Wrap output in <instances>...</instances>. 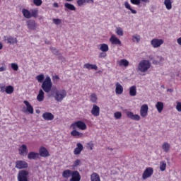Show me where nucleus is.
Instances as JSON below:
<instances>
[{
  "instance_id": "f257e3e1",
  "label": "nucleus",
  "mask_w": 181,
  "mask_h": 181,
  "mask_svg": "<svg viewBox=\"0 0 181 181\" xmlns=\"http://www.w3.org/2000/svg\"><path fill=\"white\" fill-rule=\"evenodd\" d=\"M22 14L25 19H30L31 18H36L39 16V9L33 8L29 11L28 9L23 8Z\"/></svg>"
},
{
  "instance_id": "f03ea898",
  "label": "nucleus",
  "mask_w": 181,
  "mask_h": 181,
  "mask_svg": "<svg viewBox=\"0 0 181 181\" xmlns=\"http://www.w3.org/2000/svg\"><path fill=\"white\" fill-rule=\"evenodd\" d=\"M65 97H67V91L64 89L56 90L54 93V98L58 103H62Z\"/></svg>"
},
{
  "instance_id": "7ed1b4c3",
  "label": "nucleus",
  "mask_w": 181,
  "mask_h": 181,
  "mask_svg": "<svg viewBox=\"0 0 181 181\" xmlns=\"http://www.w3.org/2000/svg\"><path fill=\"white\" fill-rule=\"evenodd\" d=\"M151 69V62L146 59L141 61L138 64V70L141 73H146Z\"/></svg>"
},
{
  "instance_id": "20e7f679",
  "label": "nucleus",
  "mask_w": 181,
  "mask_h": 181,
  "mask_svg": "<svg viewBox=\"0 0 181 181\" xmlns=\"http://www.w3.org/2000/svg\"><path fill=\"white\" fill-rule=\"evenodd\" d=\"M53 83H52V78L50 76H46L45 81L42 83V88L45 93H50Z\"/></svg>"
},
{
  "instance_id": "39448f33",
  "label": "nucleus",
  "mask_w": 181,
  "mask_h": 181,
  "mask_svg": "<svg viewBox=\"0 0 181 181\" xmlns=\"http://www.w3.org/2000/svg\"><path fill=\"white\" fill-rule=\"evenodd\" d=\"M18 181H29V171L21 170L17 175Z\"/></svg>"
},
{
  "instance_id": "423d86ee",
  "label": "nucleus",
  "mask_w": 181,
  "mask_h": 181,
  "mask_svg": "<svg viewBox=\"0 0 181 181\" xmlns=\"http://www.w3.org/2000/svg\"><path fill=\"white\" fill-rule=\"evenodd\" d=\"M71 127L73 129H76V128H78V129H81V131H86V129H87V124L83 121H76L73 123Z\"/></svg>"
},
{
  "instance_id": "0eeeda50",
  "label": "nucleus",
  "mask_w": 181,
  "mask_h": 181,
  "mask_svg": "<svg viewBox=\"0 0 181 181\" xmlns=\"http://www.w3.org/2000/svg\"><path fill=\"white\" fill-rule=\"evenodd\" d=\"M153 175V168L151 167L146 168L143 173L142 179H144V180H146V179H148V177H151V176H152Z\"/></svg>"
},
{
  "instance_id": "6e6552de",
  "label": "nucleus",
  "mask_w": 181,
  "mask_h": 181,
  "mask_svg": "<svg viewBox=\"0 0 181 181\" xmlns=\"http://www.w3.org/2000/svg\"><path fill=\"white\" fill-rule=\"evenodd\" d=\"M18 153L21 156H26L29 153L28 146L26 144H22L18 148Z\"/></svg>"
},
{
  "instance_id": "1a4fd4ad",
  "label": "nucleus",
  "mask_w": 181,
  "mask_h": 181,
  "mask_svg": "<svg viewBox=\"0 0 181 181\" xmlns=\"http://www.w3.org/2000/svg\"><path fill=\"white\" fill-rule=\"evenodd\" d=\"M163 42V39L154 38L151 41V45L154 47V49H156L158 47H160Z\"/></svg>"
},
{
  "instance_id": "9d476101",
  "label": "nucleus",
  "mask_w": 181,
  "mask_h": 181,
  "mask_svg": "<svg viewBox=\"0 0 181 181\" xmlns=\"http://www.w3.org/2000/svg\"><path fill=\"white\" fill-rule=\"evenodd\" d=\"M29 165L24 160H17L16 161V169H28Z\"/></svg>"
},
{
  "instance_id": "9b49d317",
  "label": "nucleus",
  "mask_w": 181,
  "mask_h": 181,
  "mask_svg": "<svg viewBox=\"0 0 181 181\" xmlns=\"http://www.w3.org/2000/svg\"><path fill=\"white\" fill-rule=\"evenodd\" d=\"M26 23L29 30H36L37 29V24L35 20H28Z\"/></svg>"
},
{
  "instance_id": "f8f14e48",
  "label": "nucleus",
  "mask_w": 181,
  "mask_h": 181,
  "mask_svg": "<svg viewBox=\"0 0 181 181\" xmlns=\"http://www.w3.org/2000/svg\"><path fill=\"white\" fill-rule=\"evenodd\" d=\"M110 42L112 43V45H115L116 46H122V45L121 40L118 39L115 35H111Z\"/></svg>"
},
{
  "instance_id": "ddd939ff",
  "label": "nucleus",
  "mask_w": 181,
  "mask_h": 181,
  "mask_svg": "<svg viewBox=\"0 0 181 181\" xmlns=\"http://www.w3.org/2000/svg\"><path fill=\"white\" fill-rule=\"evenodd\" d=\"M148 110H149V107H148V105L144 104L141 107L140 109V115L143 118H145L148 115Z\"/></svg>"
},
{
  "instance_id": "4468645a",
  "label": "nucleus",
  "mask_w": 181,
  "mask_h": 181,
  "mask_svg": "<svg viewBox=\"0 0 181 181\" xmlns=\"http://www.w3.org/2000/svg\"><path fill=\"white\" fill-rule=\"evenodd\" d=\"M71 177L69 181H80L81 180V175H80V173L77 170H74L72 175H71Z\"/></svg>"
},
{
  "instance_id": "2eb2a0df",
  "label": "nucleus",
  "mask_w": 181,
  "mask_h": 181,
  "mask_svg": "<svg viewBox=\"0 0 181 181\" xmlns=\"http://www.w3.org/2000/svg\"><path fill=\"white\" fill-rule=\"evenodd\" d=\"M39 155L42 156V158H47L50 156V153H49V151L46 147H40L39 149Z\"/></svg>"
},
{
  "instance_id": "dca6fc26",
  "label": "nucleus",
  "mask_w": 181,
  "mask_h": 181,
  "mask_svg": "<svg viewBox=\"0 0 181 181\" xmlns=\"http://www.w3.org/2000/svg\"><path fill=\"white\" fill-rule=\"evenodd\" d=\"M42 118L45 121H53L54 119V115L49 112H45L42 114Z\"/></svg>"
},
{
  "instance_id": "f3484780",
  "label": "nucleus",
  "mask_w": 181,
  "mask_h": 181,
  "mask_svg": "<svg viewBox=\"0 0 181 181\" xmlns=\"http://www.w3.org/2000/svg\"><path fill=\"white\" fill-rule=\"evenodd\" d=\"M127 116L134 121H139L141 119V116L139 115H134L132 112H127Z\"/></svg>"
},
{
  "instance_id": "a211bd4d",
  "label": "nucleus",
  "mask_w": 181,
  "mask_h": 181,
  "mask_svg": "<svg viewBox=\"0 0 181 181\" xmlns=\"http://www.w3.org/2000/svg\"><path fill=\"white\" fill-rule=\"evenodd\" d=\"M84 146H83V144L81 143H77L76 144V148L74 151V155H80L81 153V151H83Z\"/></svg>"
},
{
  "instance_id": "6ab92c4d",
  "label": "nucleus",
  "mask_w": 181,
  "mask_h": 181,
  "mask_svg": "<svg viewBox=\"0 0 181 181\" xmlns=\"http://www.w3.org/2000/svg\"><path fill=\"white\" fill-rule=\"evenodd\" d=\"M91 114L93 117H100V107L97 105H93L91 110Z\"/></svg>"
},
{
  "instance_id": "aec40b11",
  "label": "nucleus",
  "mask_w": 181,
  "mask_h": 181,
  "mask_svg": "<svg viewBox=\"0 0 181 181\" xmlns=\"http://www.w3.org/2000/svg\"><path fill=\"white\" fill-rule=\"evenodd\" d=\"M38 158H39V153L30 151L28 154V159H29L30 160H32V159L34 160H36V159H38Z\"/></svg>"
},
{
  "instance_id": "412c9836",
  "label": "nucleus",
  "mask_w": 181,
  "mask_h": 181,
  "mask_svg": "<svg viewBox=\"0 0 181 181\" xmlns=\"http://www.w3.org/2000/svg\"><path fill=\"white\" fill-rule=\"evenodd\" d=\"M116 94L121 95L124 93V87L119 83H116V88H115Z\"/></svg>"
},
{
  "instance_id": "4be33fe9",
  "label": "nucleus",
  "mask_w": 181,
  "mask_h": 181,
  "mask_svg": "<svg viewBox=\"0 0 181 181\" xmlns=\"http://www.w3.org/2000/svg\"><path fill=\"white\" fill-rule=\"evenodd\" d=\"M83 67L88 70H98V66L96 64H91L90 63L85 64Z\"/></svg>"
},
{
  "instance_id": "5701e85b",
  "label": "nucleus",
  "mask_w": 181,
  "mask_h": 181,
  "mask_svg": "<svg viewBox=\"0 0 181 181\" xmlns=\"http://www.w3.org/2000/svg\"><path fill=\"white\" fill-rule=\"evenodd\" d=\"M37 100L39 103H42V101H45V92L43 90L40 89L38 92V95H37Z\"/></svg>"
},
{
  "instance_id": "b1692460",
  "label": "nucleus",
  "mask_w": 181,
  "mask_h": 181,
  "mask_svg": "<svg viewBox=\"0 0 181 181\" xmlns=\"http://www.w3.org/2000/svg\"><path fill=\"white\" fill-rule=\"evenodd\" d=\"M78 6H83L84 4H94V0H77Z\"/></svg>"
},
{
  "instance_id": "393cba45",
  "label": "nucleus",
  "mask_w": 181,
  "mask_h": 181,
  "mask_svg": "<svg viewBox=\"0 0 181 181\" xmlns=\"http://www.w3.org/2000/svg\"><path fill=\"white\" fill-rule=\"evenodd\" d=\"M24 104L26 105L27 112H29V114H33L34 110L32 105L27 100L24 101Z\"/></svg>"
},
{
  "instance_id": "a878e982",
  "label": "nucleus",
  "mask_w": 181,
  "mask_h": 181,
  "mask_svg": "<svg viewBox=\"0 0 181 181\" xmlns=\"http://www.w3.org/2000/svg\"><path fill=\"white\" fill-rule=\"evenodd\" d=\"M71 136H75V138H83V136H84L83 133L76 131V129H74V130L71 132Z\"/></svg>"
},
{
  "instance_id": "bb28decb",
  "label": "nucleus",
  "mask_w": 181,
  "mask_h": 181,
  "mask_svg": "<svg viewBox=\"0 0 181 181\" xmlns=\"http://www.w3.org/2000/svg\"><path fill=\"white\" fill-rule=\"evenodd\" d=\"M73 172L74 171L71 170H65L62 173V177L64 179H69V177H70L71 175H73Z\"/></svg>"
},
{
  "instance_id": "cd10ccee",
  "label": "nucleus",
  "mask_w": 181,
  "mask_h": 181,
  "mask_svg": "<svg viewBox=\"0 0 181 181\" xmlns=\"http://www.w3.org/2000/svg\"><path fill=\"white\" fill-rule=\"evenodd\" d=\"M162 149L164 152L168 153V152H169V151H170V144H169V143H168V142H164L162 144Z\"/></svg>"
},
{
  "instance_id": "c85d7f7f",
  "label": "nucleus",
  "mask_w": 181,
  "mask_h": 181,
  "mask_svg": "<svg viewBox=\"0 0 181 181\" xmlns=\"http://www.w3.org/2000/svg\"><path fill=\"white\" fill-rule=\"evenodd\" d=\"M90 181H101L100 175L97 173H93L90 175Z\"/></svg>"
},
{
  "instance_id": "c756f323",
  "label": "nucleus",
  "mask_w": 181,
  "mask_h": 181,
  "mask_svg": "<svg viewBox=\"0 0 181 181\" xmlns=\"http://www.w3.org/2000/svg\"><path fill=\"white\" fill-rule=\"evenodd\" d=\"M130 97H135L136 95V86H133L129 88Z\"/></svg>"
},
{
  "instance_id": "7c9ffc66",
  "label": "nucleus",
  "mask_w": 181,
  "mask_h": 181,
  "mask_svg": "<svg viewBox=\"0 0 181 181\" xmlns=\"http://www.w3.org/2000/svg\"><path fill=\"white\" fill-rule=\"evenodd\" d=\"M5 39L7 41V43H9L10 45H13V43H16V38L12 36L5 37Z\"/></svg>"
},
{
  "instance_id": "2f4dec72",
  "label": "nucleus",
  "mask_w": 181,
  "mask_h": 181,
  "mask_svg": "<svg viewBox=\"0 0 181 181\" xmlns=\"http://www.w3.org/2000/svg\"><path fill=\"white\" fill-rule=\"evenodd\" d=\"M119 66H124V67H128L129 66V62L128 60L124 59H121L120 61L118 62Z\"/></svg>"
},
{
  "instance_id": "473e14b6",
  "label": "nucleus",
  "mask_w": 181,
  "mask_h": 181,
  "mask_svg": "<svg viewBox=\"0 0 181 181\" xmlns=\"http://www.w3.org/2000/svg\"><path fill=\"white\" fill-rule=\"evenodd\" d=\"M164 5H165L166 9H168V11H170V9H172V1L171 0H165Z\"/></svg>"
},
{
  "instance_id": "72a5a7b5",
  "label": "nucleus",
  "mask_w": 181,
  "mask_h": 181,
  "mask_svg": "<svg viewBox=\"0 0 181 181\" xmlns=\"http://www.w3.org/2000/svg\"><path fill=\"white\" fill-rule=\"evenodd\" d=\"M156 108H157V111H158V112H162V111H163V103L157 102Z\"/></svg>"
},
{
  "instance_id": "f704fd0d",
  "label": "nucleus",
  "mask_w": 181,
  "mask_h": 181,
  "mask_svg": "<svg viewBox=\"0 0 181 181\" xmlns=\"http://www.w3.org/2000/svg\"><path fill=\"white\" fill-rule=\"evenodd\" d=\"M64 7L69 11H76V6L70 3H65Z\"/></svg>"
},
{
  "instance_id": "c9c22d12",
  "label": "nucleus",
  "mask_w": 181,
  "mask_h": 181,
  "mask_svg": "<svg viewBox=\"0 0 181 181\" xmlns=\"http://www.w3.org/2000/svg\"><path fill=\"white\" fill-rule=\"evenodd\" d=\"M124 6H125L126 9H129V11H131L132 13H134V14L136 13V11L133 9L131 7V5H129V3H128V1L124 2Z\"/></svg>"
},
{
  "instance_id": "e433bc0d",
  "label": "nucleus",
  "mask_w": 181,
  "mask_h": 181,
  "mask_svg": "<svg viewBox=\"0 0 181 181\" xmlns=\"http://www.w3.org/2000/svg\"><path fill=\"white\" fill-rule=\"evenodd\" d=\"M14 91L13 86H8L5 88L4 92L6 93V94H12Z\"/></svg>"
},
{
  "instance_id": "4c0bfd02",
  "label": "nucleus",
  "mask_w": 181,
  "mask_h": 181,
  "mask_svg": "<svg viewBox=\"0 0 181 181\" xmlns=\"http://www.w3.org/2000/svg\"><path fill=\"white\" fill-rule=\"evenodd\" d=\"M100 50H101L103 52H108V50H110V48L108 47V45L101 44Z\"/></svg>"
},
{
  "instance_id": "58836bf2",
  "label": "nucleus",
  "mask_w": 181,
  "mask_h": 181,
  "mask_svg": "<svg viewBox=\"0 0 181 181\" xmlns=\"http://www.w3.org/2000/svg\"><path fill=\"white\" fill-rule=\"evenodd\" d=\"M35 78L38 81V83H43V81H45V75L44 74L37 75L35 77Z\"/></svg>"
},
{
  "instance_id": "ea45409f",
  "label": "nucleus",
  "mask_w": 181,
  "mask_h": 181,
  "mask_svg": "<svg viewBox=\"0 0 181 181\" xmlns=\"http://www.w3.org/2000/svg\"><path fill=\"white\" fill-rule=\"evenodd\" d=\"M160 170H161V172H165V170H166V162L161 161L160 163Z\"/></svg>"
},
{
  "instance_id": "a19ab883",
  "label": "nucleus",
  "mask_w": 181,
  "mask_h": 181,
  "mask_svg": "<svg viewBox=\"0 0 181 181\" xmlns=\"http://www.w3.org/2000/svg\"><path fill=\"white\" fill-rule=\"evenodd\" d=\"M90 98L91 103H97L98 98L95 93H91Z\"/></svg>"
},
{
  "instance_id": "79ce46f5",
  "label": "nucleus",
  "mask_w": 181,
  "mask_h": 181,
  "mask_svg": "<svg viewBox=\"0 0 181 181\" xmlns=\"http://www.w3.org/2000/svg\"><path fill=\"white\" fill-rule=\"evenodd\" d=\"M133 42H136V43H139L141 42V35H136L132 37Z\"/></svg>"
},
{
  "instance_id": "37998d69",
  "label": "nucleus",
  "mask_w": 181,
  "mask_h": 181,
  "mask_svg": "<svg viewBox=\"0 0 181 181\" xmlns=\"http://www.w3.org/2000/svg\"><path fill=\"white\" fill-rule=\"evenodd\" d=\"M116 33L118 36H124V30L121 28L117 29Z\"/></svg>"
},
{
  "instance_id": "c03bdc74",
  "label": "nucleus",
  "mask_w": 181,
  "mask_h": 181,
  "mask_svg": "<svg viewBox=\"0 0 181 181\" xmlns=\"http://www.w3.org/2000/svg\"><path fill=\"white\" fill-rule=\"evenodd\" d=\"M114 117L116 119H120L122 117V113H121V112H116L114 113Z\"/></svg>"
},
{
  "instance_id": "a18cd8bd",
  "label": "nucleus",
  "mask_w": 181,
  "mask_h": 181,
  "mask_svg": "<svg viewBox=\"0 0 181 181\" xmlns=\"http://www.w3.org/2000/svg\"><path fill=\"white\" fill-rule=\"evenodd\" d=\"M87 149H90V151L94 149V143H93V141L87 143Z\"/></svg>"
},
{
  "instance_id": "49530a36",
  "label": "nucleus",
  "mask_w": 181,
  "mask_h": 181,
  "mask_svg": "<svg viewBox=\"0 0 181 181\" xmlns=\"http://www.w3.org/2000/svg\"><path fill=\"white\" fill-rule=\"evenodd\" d=\"M11 69H13L14 71H18V70H19V66L16 63H11Z\"/></svg>"
},
{
  "instance_id": "de8ad7c7",
  "label": "nucleus",
  "mask_w": 181,
  "mask_h": 181,
  "mask_svg": "<svg viewBox=\"0 0 181 181\" xmlns=\"http://www.w3.org/2000/svg\"><path fill=\"white\" fill-rule=\"evenodd\" d=\"M33 4L35 6H40L43 4V1L42 0H33Z\"/></svg>"
},
{
  "instance_id": "09e8293b",
  "label": "nucleus",
  "mask_w": 181,
  "mask_h": 181,
  "mask_svg": "<svg viewBox=\"0 0 181 181\" xmlns=\"http://www.w3.org/2000/svg\"><path fill=\"white\" fill-rule=\"evenodd\" d=\"M52 21L55 25H60L62 23V19L60 18H53Z\"/></svg>"
},
{
  "instance_id": "8fccbe9b",
  "label": "nucleus",
  "mask_w": 181,
  "mask_h": 181,
  "mask_svg": "<svg viewBox=\"0 0 181 181\" xmlns=\"http://www.w3.org/2000/svg\"><path fill=\"white\" fill-rule=\"evenodd\" d=\"M176 110L178 112H181V102L177 101L176 102Z\"/></svg>"
},
{
  "instance_id": "3c124183",
  "label": "nucleus",
  "mask_w": 181,
  "mask_h": 181,
  "mask_svg": "<svg viewBox=\"0 0 181 181\" xmlns=\"http://www.w3.org/2000/svg\"><path fill=\"white\" fill-rule=\"evenodd\" d=\"M50 50H51V52H52V53L54 54H56V55L59 54V50L57 49H56L55 47H51Z\"/></svg>"
},
{
  "instance_id": "603ef678",
  "label": "nucleus",
  "mask_w": 181,
  "mask_h": 181,
  "mask_svg": "<svg viewBox=\"0 0 181 181\" xmlns=\"http://www.w3.org/2000/svg\"><path fill=\"white\" fill-rule=\"evenodd\" d=\"M141 1L142 0H130V2L133 5H139L141 4Z\"/></svg>"
},
{
  "instance_id": "864d4df0",
  "label": "nucleus",
  "mask_w": 181,
  "mask_h": 181,
  "mask_svg": "<svg viewBox=\"0 0 181 181\" xmlns=\"http://www.w3.org/2000/svg\"><path fill=\"white\" fill-rule=\"evenodd\" d=\"M80 163H81V160L77 159L74 162V168H77V166H78V165H80Z\"/></svg>"
},
{
  "instance_id": "5fc2aeb1",
  "label": "nucleus",
  "mask_w": 181,
  "mask_h": 181,
  "mask_svg": "<svg viewBox=\"0 0 181 181\" xmlns=\"http://www.w3.org/2000/svg\"><path fill=\"white\" fill-rule=\"evenodd\" d=\"M0 93H5V85L0 83Z\"/></svg>"
},
{
  "instance_id": "6e6d98bb",
  "label": "nucleus",
  "mask_w": 181,
  "mask_h": 181,
  "mask_svg": "<svg viewBox=\"0 0 181 181\" xmlns=\"http://www.w3.org/2000/svg\"><path fill=\"white\" fill-rule=\"evenodd\" d=\"M100 59L107 57V53L105 52H100L99 54Z\"/></svg>"
},
{
  "instance_id": "4d7b16f0",
  "label": "nucleus",
  "mask_w": 181,
  "mask_h": 181,
  "mask_svg": "<svg viewBox=\"0 0 181 181\" xmlns=\"http://www.w3.org/2000/svg\"><path fill=\"white\" fill-rule=\"evenodd\" d=\"M6 70V66H3L0 67V72L5 71Z\"/></svg>"
},
{
  "instance_id": "13d9d810",
  "label": "nucleus",
  "mask_w": 181,
  "mask_h": 181,
  "mask_svg": "<svg viewBox=\"0 0 181 181\" xmlns=\"http://www.w3.org/2000/svg\"><path fill=\"white\" fill-rule=\"evenodd\" d=\"M52 80H60V78L59 77V76L55 75L52 77Z\"/></svg>"
},
{
  "instance_id": "bf43d9fd",
  "label": "nucleus",
  "mask_w": 181,
  "mask_h": 181,
  "mask_svg": "<svg viewBox=\"0 0 181 181\" xmlns=\"http://www.w3.org/2000/svg\"><path fill=\"white\" fill-rule=\"evenodd\" d=\"M177 43L180 46H181V37H179V38L177 40Z\"/></svg>"
},
{
  "instance_id": "052dcab7",
  "label": "nucleus",
  "mask_w": 181,
  "mask_h": 181,
  "mask_svg": "<svg viewBox=\"0 0 181 181\" xmlns=\"http://www.w3.org/2000/svg\"><path fill=\"white\" fill-rule=\"evenodd\" d=\"M53 6H54V8H59V4H57V3H54V4H53Z\"/></svg>"
},
{
  "instance_id": "680f3d73",
  "label": "nucleus",
  "mask_w": 181,
  "mask_h": 181,
  "mask_svg": "<svg viewBox=\"0 0 181 181\" xmlns=\"http://www.w3.org/2000/svg\"><path fill=\"white\" fill-rule=\"evenodd\" d=\"M3 48H4V45L2 44V42H0V50H2Z\"/></svg>"
},
{
  "instance_id": "e2e57ef3",
  "label": "nucleus",
  "mask_w": 181,
  "mask_h": 181,
  "mask_svg": "<svg viewBox=\"0 0 181 181\" xmlns=\"http://www.w3.org/2000/svg\"><path fill=\"white\" fill-rule=\"evenodd\" d=\"M141 2H144L145 4L149 3V0H141Z\"/></svg>"
},
{
  "instance_id": "0e129e2a",
  "label": "nucleus",
  "mask_w": 181,
  "mask_h": 181,
  "mask_svg": "<svg viewBox=\"0 0 181 181\" xmlns=\"http://www.w3.org/2000/svg\"><path fill=\"white\" fill-rule=\"evenodd\" d=\"M167 91H168V92H170V93H173V89H172V88H168V89L167 90Z\"/></svg>"
},
{
  "instance_id": "69168bd1",
  "label": "nucleus",
  "mask_w": 181,
  "mask_h": 181,
  "mask_svg": "<svg viewBox=\"0 0 181 181\" xmlns=\"http://www.w3.org/2000/svg\"><path fill=\"white\" fill-rule=\"evenodd\" d=\"M66 2H71V1H73V0H66Z\"/></svg>"
},
{
  "instance_id": "338daca9",
  "label": "nucleus",
  "mask_w": 181,
  "mask_h": 181,
  "mask_svg": "<svg viewBox=\"0 0 181 181\" xmlns=\"http://www.w3.org/2000/svg\"><path fill=\"white\" fill-rule=\"evenodd\" d=\"M108 149H109L110 151H112V148H108Z\"/></svg>"
},
{
  "instance_id": "774afa93",
  "label": "nucleus",
  "mask_w": 181,
  "mask_h": 181,
  "mask_svg": "<svg viewBox=\"0 0 181 181\" xmlns=\"http://www.w3.org/2000/svg\"><path fill=\"white\" fill-rule=\"evenodd\" d=\"M161 87H163V88H165V86H162Z\"/></svg>"
}]
</instances>
